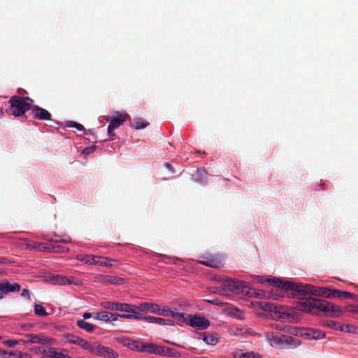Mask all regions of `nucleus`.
I'll list each match as a JSON object with an SVG mask.
<instances>
[{"mask_svg": "<svg viewBox=\"0 0 358 358\" xmlns=\"http://www.w3.org/2000/svg\"><path fill=\"white\" fill-rule=\"evenodd\" d=\"M273 283L285 289V293L298 297L301 301L296 303V309L299 311L317 315L322 312L331 316H338L342 309L341 306L333 305L314 296L327 298L328 288L315 287L309 284H295L292 282H283L281 280H273Z\"/></svg>", "mask_w": 358, "mask_h": 358, "instance_id": "nucleus-1", "label": "nucleus"}, {"mask_svg": "<svg viewBox=\"0 0 358 358\" xmlns=\"http://www.w3.org/2000/svg\"><path fill=\"white\" fill-rule=\"evenodd\" d=\"M222 282L218 291L220 294H227L228 292L243 296L250 294V284L247 282L227 277L223 278Z\"/></svg>", "mask_w": 358, "mask_h": 358, "instance_id": "nucleus-2", "label": "nucleus"}, {"mask_svg": "<svg viewBox=\"0 0 358 358\" xmlns=\"http://www.w3.org/2000/svg\"><path fill=\"white\" fill-rule=\"evenodd\" d=\"M69 242V240H53L51 239L49 241L48 243H41L38 244L35 241H27L24 243V248L26 249H34L38 251H51L55 252H64L68 251L69 249L64 246L63 243H66Z\"/></svg>", "mask_w": 358, "mask_h": 358, "instance_id": "nucleus-3", "label": "nucleus"}, {"mask_svg": "<svg viewBox=\"0 0 358 358\" xmlns=\"http://www.w3.org/2000/svg\"><path fill=\"white\" fill-rule=\"evenodd\" d=\"M33 101L28 96H13L9 100L12 115L15 117L22 115L26 111L31 109Z\"/></svg>", "mask_w": 358, "mask_h": 358, "instance_id": "nucleus-4", "label": "nucleus"}, {"mask_svg": "<svg viewBox=\"0 0 358 358\" xmlns=\"http://www.w3.org/2000/svg\"><path fill=\"white\" fill-rule=\"evenodd\" d=\"M137 310H138L137 308V306L120 303L118 311L122 312V313L116 315H117V317H120L125 319L139 320L138 315V313H139L138 312Z\"/></svg>", "mask_w": 358, "mask_h": 358, "instance_id": "nucleus-5", "label": "nucleus"}, {"mask_svg": "<svg viewBox=\"0 0 358 358\" xmlns=\"http://www.w3.org/2000/svg\"><path fill=\"white\" fill-rule=\"evenodd\" d=\"M21 286L20 284L13 281H10L3 279L0 281V299H3V296L9 293L19 292Z\"/></svg>", "mask_w": 358, "mask_h": 358, "instance_id": "nucleus-6", "label": "nucleus"}, {"mask_svg": "<svg viewBox=\"0 0 358 358\" xmlns=\"http://www.w3.org/2000/svg\"><path fill=\"white\" fill-rule=\"evenodd\" d=\"M266 338L272 346H283L284 345H289L290 341H292L291 336L275 334L273 332L267 333Z\"/></svg>", "mask_w": 358, "mask_h": 358, "instance_id": "nucleus-7", "label": "nucleus"}, {"mask_svg": "<svg viewBox=\"0 0 358 358\" xmlns=\"http://www.w3.org/2000/svg\"><path fill=\"white\" fill-rule=\"evenodd\" d=\"M50 338L45 337L44 335L40 334H27L24 335V338L20 339L24 344H48L50 343Z\"/></svg>", "mask_w": 358, "mask_h": 358, "instance_id": "nucleus-8", "label": "nucleus"}, {"mask_svg": "<svg viewBox=\"0 0 358 358\" xmlns=\"http://www.w3.org/2000/svg\"><path fill=\"white\" fill-rule=\"evenodd\" d=\"M130 117L128 114L124 115H118L117 117H113L108 127V134L110 137L111 139H113V137L115 136L114 130L118 128L120 125L123 124L124 121L129 119Z\"/></svg>", "mask_w": 358, "mask_h": 358, "instance_id": "nucleus-9", "label": "nucleus"}, {"mask_svg": "<svg viewBox=\"0 0 358 358\" xmlns=\"http://www.w3.org/2000/svg\"><path fill=\"white\" fill-rule=\"evenodd\" d=\"M187 324L192 327L201 330L206 329L210 326L209 320L204 317L196 315L192 316L191 315Z\"/></svg>", "mask_w": 358, "mask_h": 358, "instance_id": "nucleus-10", "label": "nucleus"}, {"mask_svg": "<svg viewBox=\"0 0 358 358\" xmlns=\"http://www.w3.org/2000/svg\"><path fill=\"white\" fill-rule=\"evenodd\" d=\"M52 282L53 284L59 285H80L82 282L80 280H76L71 276H65L56 275L52 277Z\"/></svg>", "mask_w": 358, "mask_h": 358, "instance_id": "nucleus-11", "label": "nucleus"}, {"mask_svg": "<svg viewBox=\"0 0 358 358\" xmlns=\"http://www.w3.org/2000/svg\"><path fill=\"white\" fill-rule=\"evenodd\" d=\"M92 353H96V355L103 357L116 358L118 357V353L117 352L108 347L101 345H94Z\"/></svg>", "mask_w": 358, "mask_h": 358, "instance_id": "nucleus-12", "label": "nucleus"}, {"mask_svg": "<svg viewBox=\"0 0 358 358\" xmlns=\"http://www.w3.org/2000/svg\"><path fill=\"white\" fill-rule=\"evenodd\" d=\"M31 113L34 115V118L38 120H50L51 114L47 110L34 105L31 107Z\"/></svg>", "mask_w": 358, "mask_h": 358, "instance_id": "nucleus-13", "label": "nucleus"}, {"mask_svg": "<svg viewBox=\"0 0 358 358\" xmlns=\"http://www.w3.org/2000/svg\"><path fill=\"white\" fill-rule=\"evenodd\" d=\"M68 341L70 343L80 346L83 349L88 350L90 352L93 351V347L94 345L91 344L87 341L77 336L69 335L68 336Z\"/></svg>", "mask_w": 358, "mask_h": 358, "instance_id": "nucleus-14", "label": "nucleus"}, {"mask_svg": "<svg viewBox=\"0 0 358 358\" xmlns=\"http://www.w3.org/2000/svg\"><path fill=\"white\" fill-rule=\"evenodd\" d=\"M93 317L94 320L104 322L115 321L117 320V315L116 314L108 311L94 313Z\"/></svg>", "mask_w": 358, "mask_h": 358, "instance_id": "nucleus-15", "label": "nucleus"}, {"mask_svg": "<svg viewBox=\"0 0 358 358\" xmlns=\"http://www.w3.org/2000/svg\"><path fill=\"white\" fill-rule=\"evenodd\" d=\"M327 298H334V299H352L353 294L350 292L340 291L338 289H328Z\"/></svg>", "mask_w": 358, "mask_h": 358, "instance_id": "nucleus-16", "label": "nucleus"}, {"mask_svg": "<svg viewBox=\"0 0 358 358\" xmlns=\"http://www.w3.org/2000/svg\"><path fill=\"white\" fill-rule=\"evenodd\" d=\"M304 335L309 339H321L325 336V333L322 331L315 329H307Z\"/></svg>", "mask_w": 358, "mask_h": 358, "instance_id": "nucleus-17", "label": "nucleus"}, {"mask_svg": "<svg viewBox=\"0 0 358 358\" xmlns=\"http://www.w3.org/2000/svg\"><path fill=\"white\" fill-rule=\"evenodd\" d=\"M117 262V260H116V259H110V258L106 257H96L94 264H97V265L102 266H106V267H112Z\"/></svg>", "mask_w": 358, "mask_h": 358, "instance_id": "nucleus-18", "label": "nucleus"}, {"mask_svg": "<svg viewBox=\"0 0 358 358\" xmlns=\"http://www.w3.org/2000/svg\"><path fill=\"white\" fill-rule=\"evenodd\" d=\"M162 346L154 343H145V352L150 354L162 355Z\"/></svg>", "mask_w": 358, "mask_h": 358, "instance_id": "nucleus-19", "label": "nucleus"}, {"mask_svg": "<svg viewBox=\"0 0 358 358\" xmlns=\"http://www.w3.org/2000/svg\"><path fill=\"white\" fill-rule=\"evenodd\" d=\"M43 354L50 358H71L67 355L57 352L55 348H50L48 350H44Z\"/></svg>", "mask_w": 358, "mask_h": 358, "instance_id": "nucleus-20", "label": "nucleus"}, {"mask_svg": "<svg viewBox=\"0 0 358 358\" xmlns=\"http://www.w3.org/2000/svg\"><path fill=\"white\" fill-rule=\"evenodd\" d=\"M171 317L174 319L177 323L187 324L189 320L188 319L190 317V315L173 311V313H171Z\"/></svg>", "mask_w": 358, "mask_h": 358, "instance_id": "nucleus-21", "label": "nucleus"}, {"mask_svg": "<svg viewBox=\"0 0 358 358\" xmlns=\"http://www.w3.org/2000/svg\"><path fill=\"white\" fill-rule=\"evenodd\" d=\"M150 303H142L139 306H137V308L138 310V319H143L145 317V315L149 313Z\"/></svg>", "mask_w": 358, "mask_h": 358, "instance_id": "nucleus-22", "label": "nucleus"}, {"mask_svg": "<svg viewBox=\"0 0 358 358\" xmlns=\"http://www.w3.org/2000/svg\"><path fill=\"white\" fill-rule=\"evenodd\" d=\"M202 340L208 345H215L218 343V337L216 334L209 335H201Z\"/></svg>", "mask_w": 358, "mask_h": 358, "instance_id": "nucleus-23", "label": "nucleus"}, {"mask_svg": "<svg viewBox=\"0 0 358 358\" xmlns=\"http://www.w3.org/2000/svg\"><path fill=\"white\" fill-rule=\"evenodd\" d=\"M145 343L141 341H132L128 343V347L135 351L143 352H145Z\"/></svg>", "mask_w": 358, "mask_h": 358, "instance_id": "nucleus-24", "label": "nucleus"}, {"mask_svg": "<svg viewBox=\"0 0 358 358\" xmlns=\"http://www.w3.org/2000/svg\"><path fill=\"white\" fill-rule=\"evenodd\" d=\"M161 356H166L169 357H178L180 356V354L175 349L162 346Z\"/></svg>", "mask_w": 358, "mask_h": 358, "instance_id": "nucleus-25", "label": "nucleus"}, {"mask_svg": "<svg viewBox=\"0 0 358 358\" xmlns=\"http://www.w3.org/2000/svg\"><path fill=\"white\" fill-rule=\"evenodd\" d=\"M255 279L259 283L264 284L265 282H267L268 284L273 285L275 287H276L278 288H280V289H281L282 290H283L285 292V289L282 287L278 286L276 285V283H273L274 280H275H275H279L278 278H266V279H265L263 276L257 275V276L255 277Z\"/></svg>", "mask_w": 358, "mask_h": 358, "instance_id": "nucleus-26", "label": "nucleus"}, {"mask_svg": "<svg viewBox=\"0 0 358 358\" xmlns=\"http://www.w3.org/2000/svg\"><path fill=\"white\" fill-rule=\"evenodd\" d=\"M77 325L87 332H92L95 329V325L89 322H85L84 320H78L77 321Z\"/></svg>", "mask_w": 358, "mask_h": 358, "instance_id": "nucleus-27", "label": "nucleus"}, {"mask_svg": "<svg viewBox=\"0 0 358 358\" xmlns=\"http://www.w3.org/2000/svg\"><path fill=\"white\" fill-rule=\"evenodd\" d=\"M149 124L148 122H145L142 118H134L131 122V127L136 129H141L145 128Z\"/></svg>", "mask_w": 358, "mask_h": 358, "instance_id": "nucleus-28", "label": "nucleus"}, {"mask_svg": "<svg viewBox=\"0 0 358 358\" xmlns=\"http://www.w3.org/2000/svg\"><path fill=\"white\" fill-rule=\"evenodd\" d=\"M199 263L202 265L211 268H220L222 265L220 261L214 259H209L206 261H200Z\"/></svg>", "mask_w": 358, "mask_h": 358, "instance_id": "nucleus-29", "label": "nucleus"}, {"mask_svg": "<svg viewBox=\"0 0 358 358\" xmlns=\"http://www.w3.org/2000/svg\"><path fill=\"white\" fill-rule=\"evenodd\" d=\"M120 303H116V302H112V301H103L101 303V306L105 309L118 311Z\"/></svg>", "mask_w": 358, "mask_h": 358, "instance_id": "nucleus-30", "label": "nucleus"}, {"mask_svg": "<svg viewBox=\"0 0 358 358\" xmlns=\"http://www.w3.org/2000/svg\"><path fill=\"white\" fill-rule=\"evenodd\" d=\"M77 259L85 264H94L96 257H93L92 255H79Z\"/></svg>", "mask_w": 358, "mask_h": 358, "instance_id": "nucleus-31", "label": "nucleus"}, {"mask_svg": "<svg viewBox=\"0 0 358 358\" xmlns=\"http://www.w3.org/2000/svg\"><path fill=\"white\" fill-rule=\"evenodd\" d=\"M34 313L38 316H47L48 313L43 306L40 304H36L34 306Z\"/></svg>", "mask_w": 358, "mask_h": 358, "instance_id": "nucleus-32", "label": "nucleus"}, {"mask_svg": "<svg viewBox=\"0 0 358 358\" xmlns=\"http://www.w3.org/2000/svg\"><path fill=\"white\" fill-rule=\"evenodd\" d=\"M156 323L164 326V325H173V321L171 320H166L161 317H158Z\"/></svg>", "mask_w": 358, "mask_h": 358, "instance_id": "nucleus-33", "label": "nucleus"}, {"mask_svg": "<svg viewBox=\"0 0 358 358\" xmlns=\"http://www.w3.org/2000/svg\"><path fill=\"white\" fill-rule=\"evenodd\" d=\"M66 125L69 127H74V128H76L79 131H83L84 130V127L81 124H79L76 122H73V121H69L67 122Z\"/></svg>", "mask_w": 358, "mask_h": 358, "instance_id": "nucleus-34", "label": "nucleus"}, {"mask_svg": "<svg viewBox=\"0 0 358 358\" xmlns=\"http://www.w3.org/2000/svg\"><path fill=\"white\" fill-rule=\"evenodd\" d=\"M173 310H171L169 308H164L162 309H159L158 314L164 317L171 316V313H173Z\"/></svg>", "mask_w": 358, "mask_h": 358, "instance_id": "nucleus-35", "label": "nucleus"}, {"mask_svg": "<svg viewBox=\"0 0 358 358\" xmlns=\"http://www.w3.org/2000/svg\"><path fill=\"white\" fill-rule=\"evenodd\" d=\"M345 310L349 313H353L358 315V306L349 305L345 308Z\"/></svg>", "mask_w": 358, "mask_h": 358, "instance_id": "nucleus-36", "label": "nucleus"}, {"mask_svg": "<svg viewBox=\"0 0 358 358\" xmlns=\"http://www.w3.org/2000/svg\"><path fill=\"white\" fill-rule=\"evenodd\" d=\"M20 342H21L20 340H19V341L7 340V341H3V344L9 348H12Z\"/></svg>", "mask_w": 358, "mask_h": 358, "instance_id": "nucleus-37", "label": "nucleus"}, {"mask_svg": "<svg viewBox=\"0 0 358 358\" xmlns=\"http://www.w3.org/2000/svg\"><path fill=\"white\" fill-rule=\"evenodd\" d=\"M159 306L155 303H150L149 313L158 314Z\"/></svg>", "mask_w": 358, "mask_h": 358, "instance_id": "nucleus-38", "label": "nucleus"}, {"mask_svg": "<svg viewBox=\"0 0 358 358\" xmlns=\"http://www.w3.org/2000/svg\"><path fill=\"white\" fill-rule=\"evenodd\" d=\"M243 358H257L259 356L252 352H245L242 355Z\"/></svg>", "mask_w": 358, "mask_h": 358, "instance_id": "nucleus-39", "label": "nucleus"}, {"mask_svg": "<svg viewBox=\"0 0 358 358\" xmlns=\"http://www.w3.org/2000/svg\"><path fill=\"white\" fill-rule=\"evenodd\" d=\"M157 317H153V316H145V317H143V319L145 320L147 322H150V323H156V321L157 320Z\"/></svg>", "mask_w": 358, "mask_h": 358, "instance_id": "nucleus-40", "label": "nucleus"}, {"mask_svg": "<svg viewBox=\"0 0 358 358\" xmlns=\"http://www.w3.org/2000/svg\"><path fill=\"white\" fill-rule=\"evenodd\" d=\"M21 296L22 297L27 298L28 299H30V294L29 291L27 289H23L21 293Z\"/></svg>", "mask_w": 358, "mask_h": 358, "instance_id": "nucleus-41", "label": "nucleus"}, {"mask_svg": "<svg viewBox=\"0 0 358 358\" xmlns=\"http://www.w3.org/2000/svg\"><path fill=\"white\" fill-rule=\"evenodd\" d=\"M17 358H31V356L28 353H22L20 352L17 355Z\"/></svg>", "mask_w": 358, "mask_h": 358, "instance_id": "nucleus-42", "label": "nucleus"}, {"mask_svg": "<svg viewBox=\"0 0 358 358\" xmlns=\"http://www.w3.org/2000/svg\"><path fill=\"white\" fill-rule=\"evenodd\" d=\"M33 327L31 324H24L21 326L22 329L24 331H29Z\"/></svg>", "mask_w": 358, "mask_h": 358, "instance_id": "nucleus-43", "label": "nucleus"}, {"mask_svg": "<svg viewBox=\"0 0 358 358\" xmlns=\"http://www.w3.org/2000/svg\"><path fill=\"white\" fill-rule=\"evenodd\" d=\"M9 262L8 259L4 257H0V265L8 264Z\"/></svg>", "mask_w": 358, "mask_h": 358, "instance_id": "nucleus-44", "label": "nucleus"}, {"mask_svg": "<svg viewBox=\"0 0 358 358\" xmlns=\"http://www.w3.org/2000/svg\"><path fill=\"white\" fill-rule=\"evenodd\" d=\"M94 148L93 147L87 148L83 150V152L84 154H90V153L94 151Z\"/></svg>", "mask_w": 358, "mask_h": 358, "instance_id": "nucleus-45", "label": "nucleus"}, {"mask_svg": "<svg viewBox=\"0 0 358 358\" xmlns=\"http://www.w3.org/2000/svg\"><path fill=\"white\" fill-rule=\"evenodd\" d=\"M165 166L167 169H169L171 173H175V170L173 166L169 163H165Z\"/></svg>", "mask_w": 358, "mask_h": 358, "instance_id": "nucleus-46", "label": "nucleus"}, {"mask_svg": "<svg viewBox=\"0 0 358 358\" xmlns=\"http://www.w3.org/2000/svg\"><path fill=\"white\" fill-rule=\"evenodd\" d=\"M243 352H242L241 351H238V352H236L234 355V358H243L242 357V355H243Z\"/></svg>", "mask_w": 358, "mask_h": 358, "instance_id": "nucleus-47", "label": "nucleus"}, {"mask_svg": "<svg viewBox=\"0 0 358 358\" xmlns=\"http://www.w3.org/2000/svg\"><path fill=\"white\" fill-rule=\"evenodd\" d=\"M17 355L15 352H10L7 354V358H17Z\"/></svg>", "mask_w": 358, "mask_h": 358, "instance_id": "nucleus-48", "label": "nucleus"}, {"mask_svg": "<svg viewBox=\"0 0 358 358\" xmlns=\"http://www.w3.org/2000/svg\"><path fill=\"white\" fill-rule=\"evenodd\" d=\"M211 304H214V305H220V301L217 299H213V300H210V301H208Z\"/></svg>", "mask_w": 358, "mask_h": 358, "instance_id": "nucleus-49", "label": "nucleus"}, {"mask_svg": "<svg viewBox=\"0 0 358 358\" xmlns=\"http://www.w3.org/2000/svg\"><path fill=\"white\" fill-rule=\"evenodd\" d=\"M8 352L4 350L0 349V357H3L4 358H7Z\"/></svg>", "mask_w": 358, "mask_h": 358, "instance_id": "nucleus-50", "label": "nucleus"}, {"mask_svg": "<svg viewBox=\"0 0 358 358\" xmlns=\"http://www.w3.org/2000/svg\"><path fill=\"white\" fill-rule=\"evenodd\" d=\"M92 317V314L90 313H85L83 314V318H84V320H87V319H89Z\"/></svg>", "mask_w": 358, "mask_h": 358, "instance_id": "nucleus-51", "label": "nucleus"}, {"mask_svg": "<svg viewBox=\"0 0 358 358\" xmlns=\"http://www.w3.org/2000/svg\"><path fill=\"white\" fill-rule=\"evenodd\" d=\"M166 342H167V343H171V344H172V345H176L174 343H171V342H169V341H166Z\"/></svg>", "mask_w": 358, "mask_h": 358, "instance_id": "nucleus-52", "label": "nucleus"}]
</instances>
